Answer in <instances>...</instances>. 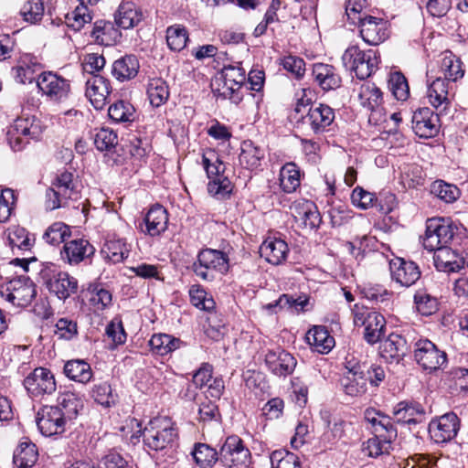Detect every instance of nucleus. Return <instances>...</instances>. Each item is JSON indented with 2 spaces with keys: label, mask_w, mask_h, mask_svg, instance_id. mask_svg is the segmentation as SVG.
Masks as SVG:
<instances>
[{
  "label": "nucleus",
  "mask_w": 468,
  "mask_h": 468,
  "mask_svg": "<svg viewBox=\"0 0 468 468\" xmlns=\"http://www.w3.org/2000/svg\"><path fill=\"white\" fill-rule=\"evenodd\" d=\"M177 438L175 423L167 417L151 420L143 431L144 445L152 451H164L173 447Z\"/></svg>",
  "instance_id": "1"
},
{
  "label": "nucleus",
  "mask_w": 468,
  "mask_h": 468,
  "mask_svg": "<svg viewBox=\"0 0 468 468\" xmlns=\"http://www.w3.org/2000/svg\"><path fill=\"white\" fill-rule=\"evenodd\" d=\"M79 197L78 182L73 173H58L46 192L45 206L54 210L68 205L69 200Z\"/></svg>",
  "instance_id": "2"
},
{
  "label": "nucleus",
  "mask_w": 468,
  "mask_h": 468,
  "mask_svg": "<svg viewBox=\"0 0 468 468\" xmlns=\"http://www.w3.org/2000/svg\"><path fill=\"white\" fill-rule=\"evenodd\" d=\"M228 255L218 250H201L197 261L192 265L194 273L203 281L212 282L218 274H224L229 271Z\"/></svg>",
  "instance_id": "3"
},
{
  "label": "nucleus",
  "mask_w": 468,
  "mask_h": 468,
  "mask_svg": "<svg viewBox=\"0 0 468 468\" xmlns=\"http://www.w3.org/2000/svg\"><path fill=\"white\" fill-rule=\"evenodd\" d=\"M342 62L344 67L354 72L357 79L365 80L378 69L379 58L377 51L373 49L365 51L354 45L345 50Z\"/></svg>",
  "instance_id": "4"
},
{
  "label": "nucleus",
  "mask_w": 468,
  "mask_h": 468,
  "mask_svg": "<svg viewBox=\"0 0 468 468\" xmlns=\"http://www.w3.org/2000/svg\"><path fill=\"white\" fill-rule=\"evenodd\" d=\"M352 314L355 325L364 327L367 343L374 345L381 340L386 330V320L381 314L359 303L354 305Z\"/></svg>",
  "instance_id": "5"
},
{
  "label": "nucleus",
  "mask_w": 468,
  "mask_h": 468,
  "mask_svg": "<svg viewBox=\"0 0 468 468\" xmlns=\"http://www.w3.org/2000/svg\"><path fill=\"white\" fill-rule=\"evenodd\" d=\"M203 166L210 179L207 185L208 193L218 198H224L232 191L230 180L224 176L225 165L219 160L218 154L209 151L203 154Z\"/></svg>",
  "instance_id": "6"
},
{
  "label": "nucleus",
  "mask_w": 468,
  "mask_h": 468,
  "mask_svg": "<svg viewBox=\"0 0 468 468\" xmlns=\"http://www.w3.org/2000/svg\"><path fill=\"white\" fill-rule=\"evenodd\" d=\"M40 275L48 292L59 300L65 301L78 291L77 279L53 266L43 269Z\"/></svg>",
  "instance_id": "7"
},
{
  "label": "nucleus",
  "mask_w": 468,
  "mask_h": 468,
  "mask_svg": "<svg viewBox=\"0 0 468 468\" xmlns=\"http://www.w3.org/2000/svg\"><path fill=\"white\" fill-rule=\"evenodd\" d=\"M1 296L15 306L25 307L31 303L37 291L34 282L27 276L13 278L2 286Z\"/></svg>",
  "instance_id": "8"
},
{
  "label": "nucleus",
  "mask_w": 468,
  "mask_h": 468,
  "mask_svg": "<svg viewBox=\"0 0 468 468\" xmlns=\"http://www.w3.org/2000/svg\"><path fill=\"white\" fill-rule=\"evenodd\" d=\"M454 236V229L443 218H433L427 220L423 247L433 251L447 246Z\"/></svg>",
  "instance_id": "9"
},
{
  "label": "nucleus",
  "mask_w": 468,
  "mask_h": 468,
  "mask_svg": "<svg viewBox=\"0 0 468 468\" xmlns=\"http://www.w3.org/2000/svg\"><path fill=\"white\" fill-rule=\"evenodd\" d=\"M219 461L229 468H248L251 463V455L240 438L230 436L220 449Z\"/></svg>",
  "instance_id": "10"
},
{
  "label": "nucleus",
  "mask_w": 468,
  "mask_h": 468,
  "mask_svg": "<svg viewBox=\"0 0 468 468\" xmlns=\"http://www.w3.org/2000/svg\"><path fill=\"white\" fill-rule=\"evenodd\" d=\"M37 86L43 95L55 102L65 101L70 92L69 80L52 71L39 74L37 79Z\"/></svg>",
  "instance_id": "11"
},
{
  "label": "nucleus",
  "mask_w": 468,
  "mask_h": 468,
  "mask_svg": "<svg viewBox=\"0 0 468 468\" xmlns=\"http://www.w3.org/2000/svg\"><path fill=\"white\" fill-rule=\"evenodd\" d=\"M414 357L417 363L429 372L441 369L447 362L445 352L439 350L428 339L419 340L415 344Z\"/></svg>",
  "instance_id": "12"
},
{
  "label": "nucleus",
  "mask_w": 468,
  "mask_h": 468,
  "mask_svg": "<svg viewBox=\"0 0 468 468\" xmlns=\"http://www.w3.org/2000/svg\"><path fill=\"white\" fill-rule=\"evenodd\" d=\"M335 120L334 110L325 104L312 105L302 116V125L307 132L320 134L328 130Z\"/></svg>",
  "instance_id": "13"
},
{
  "label": "nucleus",
  "mask_w": 468,
  "mask_h": 468,
  "mask_svg": "<svg viewBox=\"0 0 468 468\" xmlns=\"http://www.w3.org/2000/svg\"><path fill=\"white\" fill-rule=\"evenodd\" d=\"M459 428V418L455 413L449 412L431 421L429 432L436 443H444L457 435Z\"/></svg>",
  "instance_id": "14"
},
{
  "label": "nucleus",
  "mask_w": 468,
  "mask_h": 468,
  "mask_svg": "<svg viewBox=\"0 0 468 468\" xmlns=\"http://www.w3.org/2000/svg\"><path fill=\"white\" fill-rule=\"evenodd\" d=\"M67 420L58 407L44 406L37 416V424L40 432L45 436L62 433Z\"/></svg>",
  "instance_id": "15"
},
{
  "label": "nucleus",
  "mask_w": 468,
  "mask_h": 468,
  "mask_svg": "<svg viewBox=\"0 0 468 468\" xmlns=\"http://www.w3.org/2000/svg\"><path fill=\"white\" fill-rule=\"evenodd\" d=\"M24 386L28 393L34 397L51 394L56 390V381L50 370L37 367L25 379Z\"/></svg>",
  "instance_id": "16"
},
{
  "label": "nucleus",
  "mask_w": 468,
  "mask_h": 468,
  "mask_svg": "<svg viewBox=\"0 0 468 468\" xmlns=\"http://www.w3.org/2000/svg\"><path fill=\"white\" fill-rule=\"evenodd\" d=\"M223 86L221 95L235 102L241 100L239 90L245 84L246 73L239 66L228 65L222 69Z\"/></svg>",
  "instance_id": "17"
},
{
  "label": "nucleus",
  "mask_w": 468,
  "mask_h": 468,
  "mask_svg": "<svg viewBox=\"0 0 468 468\" xmlns=\"http://www.w3.org/2000/svg\"><path fill=\"white\" fill-rule=\"evenodd\" d=\"M392 281L403 287L413 285L420 277V271L416 263L395 258L389 261Z\"/></svg>",
  "instance_id": "18"
},
{
  "label": "nucleus",
  "mask_w": 468,
  "mask_h": 468,
  "mask_svg": "<svg viewBox=\"0 0 468 468\" xmlns=\"http://www.w3.org/2000/svg\"><path fill=\"white\" fill-rule=\"evenodd\" d=\"M360 35L368 45H378L388 37V23L382 18L367 16L359 18Z\"/></svg>",
  "instance_id": "19"
},
{
  "label": "nucleus",
  "mask_w": 468,
  "mask_h": 468,
  "mask_svg": "<svg viewBox=\"0 0 468 468\" xmlns=\"http://www.w3.org/2000/svg\"><path fill=\"white\" fill-rule=\"evenodd\" d=\"M347 371L340 380L344 392L351 397H360L367 392V378L361 365L347 362Z\"/></svg>",
  "instance_id": "20"
},
{
  "label": "nucleus",
  "mask_w": 468,
  "mask_h": 468,
  "mask_svg": "<svg viewBox=\"0 0 468 468\" xmlns=\"http://www.w3.org/2000/svg\"><path fill=\"white\" fill-rule=\"evenodd\" d=\"M439 112L434 113L430 108L423 107L412 115V129L421 138H431L439 132Z\"/></svg>",
  "instance_id": "21"
},
{
  "label": "nucleus",
  "mask_w": 468,
  "mask_h": 468,
  "mask_svg": "<svg viewBox=\"0 0 468 468\" xmlns=\"http://www.w3.org/2000/svg\"><path fill=\"white\" fill-rule=\"evenodd\" d=\"M264 361L267 367L277 376L290 375L296 367L295 358L280 347L269 349L265 354Z\"/></svg>",
  "instance_id": "22"
},
{
  "label": "nucleus",
  "mask_w": 468,
  "mask_h": 468,
  "mask_svg": "<svg viewBox=\"0 0 468 468\" xmlns=\"http://www.w3.org/2000/svg\"><path fill=\"white\" fill-rule=\"evenodd\" d=\"M364 418L366 421L371 425L374 436L387 438L388 440H396L398 431L389 416L375 409H367L364 413Z\"/></svg>",
  "instance_id": "23"
},
{
  "label": "nucleus",
  "mask_w": 468,
  "mask_h": 468,
  "mask_svg": "<svg viewBox=\"0 0 468 468\" xmlns=\"http://www.w3.org/2000/svg\"><path fill=\"white\" fill-rule=\"evenodd\" d=\"M110 81L100 75H93L86 81V97L96 110H101L111 93Z\"/></svg>",
  "instance_id": "24"
},
{
  "label": "nucleus",
  "mask_w": 468,
  "mask_h": 468,
  "mask_svg": "<svg viewBox=\"0 0 468 468\" xmlns=\"http://www.w3.org/2000/svg\"><path fill=\"white\" fill-rule=\"evenodd\" d=\"M94 251L93 246L88 240L77 239L64 243L60 256L63 261L76 265L93 255Z\"/></svg>",
  "instance_id": "25"
},
{
  "label": "nucleus",
  "mask_w": 468,
  "mask_h": 468,
  "mask_svg": "<svg viewBox=\"0 0 468 468\" xmlns=\"http://www.w3.org/2000/svg\"><path fill=\"white\" fill-rule=\"evenodd\" d=\"M426 97L429 103L433 106L439 113H444L451 104L448 81L441 77H438L431 83H428Z\"/></svg>",
  "instance_id": "26"
},
{
  "label": "nucleus",
  "mask_w": 468,
  "mask_h": 468,
  "mask_svg": "<svg viewBox=\"0 0 468 468\" xmlns=\"http://www.w3.org/2000/svg\"><path fill=\"white\" fill-rule=\"evenodd\" d=\"M168 213L166 209L156 204L150 207L144 216L145 229L142 231L151 237H156L164 233L168 226Z\"/></svg>",
  "instance_id": "27"
},
{
  "label": "nucleus",
  "mask_w": 468,
  "mask_h": 468,
  "mask_svg": "<svg viewBox=\"0 0 468 468\" xmlns=\"http://www.w3.org/2000/svg\"><path fill=\"white\" fill-rule=\"evenodd\" d=\"M289 252L288 244L281 238L268 237L260 247V254L272 265L282 264Z\"/></svg>",
  "instance_id": "28"
},
{
  "label": "nucleus",
  "mask_w": 468,
  "mask_h": 468,
  "mask_svg": "<svg viewBox=\"0 0 468 468\" xmlns=\"http://www.w3.org/2000/svg\"><path fill=\"white\" fill-rule=\"evenodd\" d=\"M409 346L406 339L396 333L390 334L385 340L381 341L379 353L387 361L399 362L408 352Z\"/></svg>",
  "instance_id": "29"
},
{
  "label": "nucleus",
  "mask_w": 468,
  "mask_h": 468,
  "mask_svg": "<svg viewBox=\"0 0 468 468\" xmlns=\"http://www.w3.org/2000/svg\"><path fill=\"white\" fill-rule=\"evenodd\" d=\"M433 261L436 269L444 272L459 271L463 265L462 258L451 248L444 246L434 250Z\"/></svg>",
  "instance_id": "30"
},
{
  "label": "nucleus",
  "mask_w": 468,
  "mask_h": 468,
  "mask_svg": "<svg viewBox=\"0 0 468 468\" xmlns=\"http://www.w3.org/2000/svg\"><path fill=\"white\" fill-rule=\"evenodd\" d=\"M313 76L324 90H335L341 84V78L336 73L335 69L328 64H314L313 68Z\"/></svg>",
  "instance_id": "31"
},
{
  "label": "nucleus",
  "mask_w": 468,
  "mask_h": 468,
  "mask_svg": "<svg viewBox=\"0 0 468 468\" xmlns=\"http://www.w3.org/2000/svg\"><path fill=\"white\" fill-rule=\"evenodd\" d=\"M140 65L133 55H126L116 59L112 66V74L119 81L133 79L139 70Z\"/></svg>",
  "instance_id": "32"
},
{
  "label": "nucleus",
  "mask_w": 468,
  "mask_h": 468,
  "mask_svg": "<svg viewBox=\"0 0 468 468\" xmlns=\"http://www.w3.org/2000/svg\"><path fill=\"white\" fill-rule=\"evenodd\" d=\"M6 239L14 254L30 251L35 241L26 229L19 226H12L7 229Z\"/></svg>",
  "instance_id": "33"
},
{
  "label": "nucleus",
  "mask_w": 468,
  "mask_h": 468,
  "mask_svg": "<svg viewBox=\"0 0 468 468\" xmlns=\"http://www.w3.org/2000/svg\"><path fill=\"white\" fill-rule=\"evenodd\" d=\"M130 250L126 242L120 238H107L101 253L103 259L112 263H120L129 255Z\"/></svg>",
  "instance_id": "34"
},
{
  "label": "nucleus",
  "mask_w": 468,
  "mask_h": 468,
  "mask_svg": "<svg viewBox=\"0 0 468 468\" xmlns=\"http://www.w3.org/2000/svg\"><path fill=\"white\" fill-rule=\"evenodd\" d=\"M348 423L341 418H333L320 438V443L326 449H332L346 435Z\"/></svg>",
  "instance_id": "35"
},
{
  "label": "nucleus",
  "mask_w": 468,
  "mask_h": 468,
  "mask_svg": "<svg viewBox=\"0 0 468 468\" xmlns=\"http://www.w3.org/2000/svg\"><path fill=\"white\" fill-rule=\"evenodd\" d=\"M121 32L110 21H96L91 31V37L99 45L112 46L121 37Z\"/></svg>",
  "instance_id": "36"
},
{
  "label": "nucleus",
  "mask_w": 468,
  "mask_h": 468,
  "mask_svg": "<svg viewBox=\"0 0 468 468\" xmlns=\"http://www.w3.org/2000/svg\"><path fill=\"white\" fill-rule=\"evenodd\" d=\"M142 19L143 13L133 2L122 3L115 14L116 24L123 29H130L136 27Z\"/></svg>",
  "instance_id": "37"
},
{
  "label": "nucleus",
  "mask_w": 468,
  "mask_h": 468,
  "mask_svg": "<svg viewBox=\"0 0 468 468\" xmlns=\"http://www.w3.org/2000/svg\"><path fill=\"white\" fill-rule=\"evenodd\" d=\"M397 422L416 424L421 421L425 414L423 407L419 403L401 401L393 410Z\"/></svg>",
  "instance_id": "38"
},
{
  "label": "nucleus",
  "mask_w": 468,
  "mask_h": 468,
  "mask_svg": "<svg viewBox=\"0 0 468 468\" xmlns=\"http://www.w3.org/2000/svg\"><path fill=\"white\" fill-rule=\"evenodd\" d=\"M306 339L313 348L321 354H327L335 346V339L324 326H314L306 334Z\"/></svg>",
  "instance_id": "39"
},
{
  "label": "nucleus",
  "mask_w": 468,
  "mask_h": 468,
  "mask_svg": "<svg viewBox=\"0 0 468 468\" xmlns=\"http://www.w3.org/2000/svg\"><path fill=\"white\" fill-rule=\"evenodd\" d=\"M264 155L265 154L262 148L255 145L253 142L247 140L241 144L239 161L243 167L255 169L261 165Z\"/></svg>",
  "instance_id": "40"
},
{
  "label": "nucleus",
  "mask_w": 468,
  "mask_h": 468,
  "mask_svg": "<svg viewBox=\"0 0 468 468\" xmlns=\"http://www.w3.org/2000/svg\"><path fill=\"white\" fill-rule=\"evenodd\" d=\"M357 97L360 104L370 111L377 110L383 101L380 89L369 81L361 84Z\"/></svg>",
  "instance_id": "41"
},
{
  "label": "nucleus",
  "mask_w": 468,
  "mask_h": 468,
  "mask_svg": "<svg viewBox=\"0 0 468 468\" xmlns=\"http://www.w3.org/2000/svg\"><path fill=\"white\" fill-rule=\"evenodd\" d=\"M14 129L29 140H38L43 133V125L35 116L17 118L15 121Z\"/></svg>",
  "instance_id": "42"
},
{
  "label": "nucleus",
  "mask_w": 468,
  "mask_h": 468,
  "mask_svg": "<svg viewBox=\"0 0 468 468\" xmlns=\"http://www.w3.org/2000/svg\"><path fill=\"white\" fill-rule=\"evenodd\" d=\"M182 344L179 338L166 334H155L149 341L152 351L159 356H165L180 348Z\"/></svg>",
  "instance_id": "43"
},
{
  "label": "nucleus",
  "mask_w": 468,
  "mask_h": 468,
  "mask_svg": "<svg viewBox=\"0 0 468 468\" xmlns=\"http://www.w3.org/2000/svg\"><path fill=\"white\" fill-rule=\"evenodd\" d=\"M146 93L151 105L160 107L169 98L168 85L161 78L150 79L147 83Z\"/></svg>",
  "instance_id": "44"
},
{
  "label": "nucleus",
  "mask_w": 468,
  "mask_h": 468,
  "mask_svg": "<svg viewBox=\"0 0 468 468\" xmlns=\"http://www.w3.org/2000/svg\"><path fill=\"white\" fill-rule=\"evenodd\" d=\"M64 373L71 380L80 383H88L92 378L90 366L80 359L68 361L64 366Z\"/></svg>",
  "instance_id": "45"
},
{
  "label": "nucleus",
  "mask_w": 468,
  "mask_h": 468,
  "mask_svg": "<svg viewBox=\"0 0 468 468\" xmlns=\"http://www.w3.org/2000/svg\"><path fill=\"white\" fill-rule=\"evenodd\" d=\"M65 417V420H71L76 418L79 411L83 408V402L75 393L66 392L58 396V406Z\"/></svg>",
  "instance_id": "46"
},
{
  "label": "nucleus",
  "mask_w": 468,
  "mask_h": 468,
  "mask_svg": "<svg viewBox=\"0 0 468 468\" xmlns=\"http://www.w3.org/2000/svg\"><path fill=\"white\" fill-rule=\"evenodd\" d=\"M280 186L286 193L294 192L300 186L301 174L294 163L285 164L280 171Z\"/></svg>",
  "instance_id": "47"
},
{
  "label": "nucleus",
  "mask_w": 468,
  "mask_h": 468,
  "mask_svg": "<svg viewBox=\"0 0 468 468\" xmlns=\"http://www.w3.org/2000/svg\"><path fill=\"white\" fill-rule=\"evenodd\" d=\"M37 447L31 442H21L14 454V463L19 468H30L37 460Z\"/></svg>",
  "instance_id": "48"
},
{
  "label": "nucleus",
  "mask_w": 468,
  "mask_h": 468,
  "mask_svg": "<svg viewBox=\"0 0 468 468\" xmlns=\"http://www.w3.org/2000/svg\"><path fill=\"white\" fill-rule=\"evenodd\" d=\"M192 454L200 468H210L219 460L218 452L206 443H197Z\"/></svg>",
  "instance_id": "49"
},
{
  "label": "nucleus",
  "mask_w": 468,
  "mask_h": 468,
  "mask_svg": "<svg viewBox=\"0 0 468 468\" xmlns=\"http://www.w3.org/2000/svg\"><path fill=\"white\" fill-rule=\"evenodd\" d=\"M441 69L443 73V80L446 81H456L464 75V70L462 69V63L451 52L446 53L441 60Z\"/></svg>",
  "instance_id": "50"
},
{
  "label": "nucleus",
  "mask_w": 468,
  "mask_h": 468,
  "mask_svg": "<svg viewBox=\"0 0 468 468\" xmlns=\"http://www.w3.org/2000/svg\"><path fill=\"white\" fill-rule=\"evenodd\" d=\"M91 396L98 404L106 408L115 405L118 399L117 394L113 393L112 386L107 381L94 384Z\"/></svg>",
  "instance_id": "51"
},
{
  "label": "nucleus",
  "mask_w": 468,
  "mask_h": 468,
  "mask_svg": "<svg viewBox=\"0 0 468 468\" xmlns=\"http://www.w3.org/2000/svg\"><path fill=\"white\" fill-rule=\"evenodd\" d=\"M188 40L187 30L181 25H173L166 29V42L171 50H182Z\"/></svg>",
  "instance_id": "52"
},
{
  "label": "nucleus",
  "mask_w": 468,
  "mask_h": 468,
  "mask_svg": "<svg viewBox=\"0 0 468 468\" xmlns=\"http://www.w3.org/2000/svg\"><path fill=\"white\" fill-rule=\"evenodd\" d=\"M431 193L445 203H452L460 196V191L456 186L442 180H437L431 184Z\"/></svg>",
  "instance_id": "53"
},
{
  "label": "nucleus",
  "mask_w": 468,
  "mask_h": 468,
  "mask_svg": "<svg viewBox=\"0 0 468 468\" xmlns=\"http://www.w3.org/2000/svg\"><path fill=\"white\" fill-rule=\"evenodd\" d=\"M270 460L271 468H302L299 457L286 450L272 452Z\"/></svg>",
  "instance_id": "54"
},
{
  "label": "nucleus",
  "mask_w": 468,
  "mask_h": 468,
  "mask_svg": "<svg viewBox=\"0 0 468 468\" xmlns=\"http://www.w3.org/2000/svg\"><path fill=\"white\" fill-rule=\"evenodd\" d=\"M109 117L116 122H127L133 120V106L123 101L112 104L108 109Z\"/></svg>",
  "instance_id": "55"
},
{
  "label": "nucleus",
  "mask_w": 468,
  "mask_h": 468,
  "mask_svg": "<svg viewBox=\"0 0 468 468\" xmlns=\"http://www.w3.org/2000/svg\"><path fill=\"white\" fill-rule=\"evenodd\" d=\"M395 440L374 436L367 441L363 451L370 457L377 458L382 454H388L391 444Z\"/></svg>",
  "instance_id": "56"
},
{
  "label": "nucleus",
  "mask_w": 468,
  "mask_h": 468,
  "mask_svg": "<svg viewBox=\"0 0 468 468\" xmlns=\"http://www.w3.org/2000/svg\"><path fill=\"white\" fill-rule=\"evenodd\" d=\"M117 144V133L112 129L101 128L94 135V144L99 151H111Z\"/></svg>",
  "instance_id": "57"
},
{
  "label": "nucleus",
  "mask_w": 468,
  "mask_h": 468,
  "mask_svg": "<svg viewBox=\"0 0 468 468\" xmlns=\"http://www.w3.org/2000/svg\"><path fill=\"white\" fill-rule=\"evenodd\" d=\"M388 87L398 101H406L410 95V89L406 78L399 72L390 74Z\"/></svg>",
  "instance_id": "58"
},
{
  "label": "nucleus",
  "mask_w": 468,
  "mask_h": 468,
  "mask_svg": "<svg viewBox=\"0 0 468 468\" xmlns=\"http://www.w3.org/2000/svg\"><path fill=\"white\" fill-rule=\"evenodd\" d=\"M91 21V16L89 13L88 7L80 4L74 11L66 16V23L69 27L75 31L80 30L85 24Z\"/></svg>",
  "instance_id": "59"
},
{
  "label": "nucleus",
  "mask_w": 468,
  "mask_h": 468,
  "mask_svg": "<svg viewBox=\"0 0 468 468\" xmlns=\"http://www.w3.org/2000/svg\"><path fill=\"white\" fill-rule=\"evenodd\" d=\"M112 293L103 288H94L90 292L89 304L93 312H101L112 305Z\"/></svg>",
  "instance_id": "60"
},
{
  "label": "nucleus",
  "mask_w": 468,
  "mask_h": 468,
  "mask_svg": "<svg viewBox=\"0 0 468 468\" xmlns=\"http://www.w3.org/2000/svg\"><path fill=\"white\" fill-rule=\"evenodd\" d=\"M69 236V229L67 225L62 222L53 223L44 233V239L51 244L57 245L61 242H66V238Z\"/></svg>",
  "instance_id": "61"
},
{
  "label": "nucleus",
  "mask_w": 468,
  "mask_h": 468,
  "mask_svg": "<svg viewBox=\"0 0 468 468\" xmlns=\"http://www.w3.org/2000/svg\"><path fill=\"white\" fill-rule=\"evenodd\" d=\"M416 308L422 315H431L437 310V299L424 291H419L414 295Z\"/></svg>",
  "instance_id": "62"
},
{
  "label": "nucleus",
  "mask_w": 468,
  "mask_h": 468,
  "mask_svg": "<svg viewBox=\"0 0 468 468\" xmlns=\"http://www.w3.org/2000/svg\"><path fill=\"white\" fill-rule=\"evenodd\" d=\"M24 19L30 23L41 20L44 14L43 0H28L20 11Z\"/></svg>",
  "instance_id": "63"
},
{
  "label": "nucleus",
  "mask_w": 468,
  "mask_h": 468,
  "mask_svg": "<svg viewBox=\"0 0 468 468\" xmlns=\"http://www.w3.org/2000/svg\"><path fill=\"white\" fill-rule=\"evenodd\" d=\"M376 201L377 197L375 194L365 190L361 186H356L352 191L351 202L355 207L360 209H367L373 207Z\"/></svg>",
  "instance_id": "64"
}]
</instances>
